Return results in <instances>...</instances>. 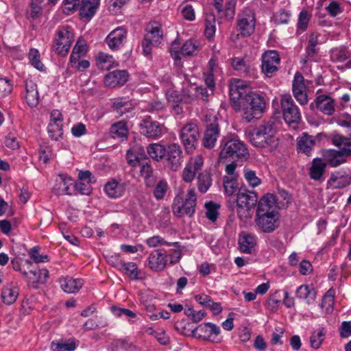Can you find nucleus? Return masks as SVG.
<instances>
[{
	"label": "nucleus",
	"instance_id": "11",
	"mask_svg": "<svg viewBox=\"0 0 351 351\" xmlns=\"http://www.w3.org/2000/svg\"><path fill=\"white\" fill-rule=\"evenodd\" d=\"M255 223L261 231L273 232L278 226V213H256Z\"/></svg>",
	"mask_w": 351,
	"mask_h": 351
},
{
	"label": "nucleus",
	"instance_id": "54",
	"mask_svg": "<svg viewBox=\"0 0 351 351\" xmlns=\"http://www.w3.org/2000/svg\"><path fill=\"white\" fill-rule=\"evenodd\" d=\"M197 98L195 95V88L192 86H189V88H183L181 94V103L191 104L195 101Z\"/></svg>",
	"mask_w": 351,
	"mask_h": 351
},
{
	"label": "nucleus",
	"instance_id": "37",
	"mask_svg": "<svg viewBox=\"0 0 351 351\" xmlns=\"http://www.w3.org/2000/svg\"><path fill=\"white\" fill-rule=\"evenodd\" d=\"M246 88V85L244 82L239 80H234L233 82L230 84L229 93L230 99L234 102L237 101L240 99H243V95L244 94V90Z\"/></svg>",
	"mask_w": 351,
	"mask_h": 351
},
{
	"label": "nucleus",
	"instance_id": "3",
	"mask_svg": "<svg viewBox=\"0 0 351 351\" xmlns=\"http://www.w3.org/2000/svg\"><path fill=\"white\" fill-rule=\"evenodd\" d=\"M219 160L224 158H242L249 155L245 144L236 135L224 136L220 144Z\"/></svg>",
	"mask_w": 351,
	"mask_h": 351
},
{
	"label": "nucleus",
	"instance_id": "45",
	"mask_svg": "<svg viewBox=\"0 0 351 351\" xmlns=\"http://www.w3.org/2000/svg\"><path fill=\"white\" fill-rule=\"evenodd\" d=\"M335 291L332 288L328 289L324 294L320 306L325 310L326 313H330L333 311L335 302Z\"/></svg>",
	"mask_w": 351,
	"mask_h": 351
},
{
	"label": "nucleus",
	"instance_id": "14",
	"mask_svg": "<svg viewBox=\"0 0 351 351\" xmlns=\"http://www.w3.org/2000/svg\"><path fill=\"white\" fill-rule=\"evenodd\" d=\"M127 29L123 27H118L111 31L105 38V42L112 51L121 49L126 42Z\"/></svg>",
	"mask_w": 351,
	"mask_h": 351
},
{
	"label": "nucleus",
	"instance_id": "28",
	"mask_svg": "<svg viewBox=\"0 0 351 351\" xmlns=\"http://www.w3.org/2000/svg\"><path fill=\"white\" fill-rule=\"evenodd\" d=\"M23 277L30 284L44 283L49 277V271L46 269H39L22 272Z\"/></svg>",
	"mask_w": 351,
	"mask_h": 351
},
{
	"label": "nucleus",
	"instance_id": "43",
	"mask_svg": "<svg viewBox=\"0 0 351 351\" xmlns=\"http://www.w3.org/2000/svg\"><path fill=\"white\" fill-rule=\"evenodd\" d=\"M19 295V289L16 287L8 286L2 289L1 298L3 302L8 304H12Z\"/></svg>",
	"mask_w": 351,
	"mask_h": 351
},
{
	"label": "nucleus",
	"instance_id": "4",
	"mask_svg": "<svg viewBox=\"0 0 351 351\" xmlns=\"http://www.w3.org/2000/svg\"><path fill=\"white\" fill-rule=\"evenodd\" d=\"M197 206V193L194 187H190L184 197L182 194L177 195L173 199L172 211L178 217L184 215L192 217Z\"/></svg>",
	"mask_w": 351,
	"mask_h": 351
},
{
	"label": "nucleus",
	"instance_id": "27",
	"mask_svg": "<svg viewBox=\"0 0 351 351\" xmlns=\"http://www.w3.org/2000/svg\"><path fill=\"white\" fill-rule=\"evenodd\" d=\"M239 245L242 252L251 254L256 245V237L253 234L243 232L239 237Z\"/></svg>",
	"mask_w": 351,
	"mask_h": 351
},
{
	"label": "nucleus",
	"instance_id": "62",
	"mask_svg": "<svg viewBox=\"0 0 351 351\" xmlns=\"http://www.w3.org/2000/svg\"><path fill=\"white\" fill-rule=\"evenodd\" d=\"M215 19L213 15L208 16L206 19L205 34L208 38H211L215 33Z\"/></svg>",
	"mask_w": 351,
	"mask_h": 351
},
{
	"label": "nucleus",
	"instance_id": "22",
	"mask_svg": "<svg viewBox=\"0 0 351 351\" xmlns=\"http://www.w3.org/2000/svg\"><path fill=\"white\" fill-rule=\"evenodd\" d=\"M351 184V176L343 171H335L331 173L327 181L328 187L332 189H343Z\"/></svg>",
	"mask_w": 351,
	"mask_h": 351
},
{
	"label": "nucleus",
	"instance_id": "58",
	"mask_svg": "<svg viewBox=\"0 0 351 351\" xmlns=\"http://www.w3.org/2000/svg\"><path fill=\"white\" fill-rule=\"evenodd\" d=\"M205 206L206 208V217L212 221H215L219 215L217 210L219 206L212 202H210L208 203H206Z\"/></svg>",
	"mask_w": 351,
	"mask_h": 351
},
{
	"label": "nucleus",
	"instance_id": "57",
	"mask_svg": "<svg viewBox=\"0 0 351 351\" xmlns=\"http://www.w3.org/2000/svg\"><path fill=\"white\" fill-rule=\"evenodd\" d=\"M198 51L197 46L192 41L185 42L180 49V53L184 56H193L197 54Z\"/></svg>",
	"mask_w": 351,
	"mask_h": 351
},
{
	"label": "nucleus",
	"instance_id": "40",
	"mask_svg": "<svg viewBox=\"0 0 351 351\" xmlns=\"http://www.w3.org/2000/svg\"><path fill=\"white\" fill-rule=\"evenodd\" d=\"M114 63L112 56L104 52H99L96 57V64L101 70H110Z\"/></svg>",
	"mask_w": 351,
	"mask_h": 351
},
{
	"label": "nucleus",
	"instance_id": "50",
	"mask_svg": "<svg viewBox=\"0 0 351 351\" xmlns=\"http://www.w3.org/2000/svg\"><path fill=\"white\" fill-rule=\"evenodd\" d=\"M190 0H185L180 5L182 16L188 21H192L195 19V13L193 6L189 3Z\"/></svg>",
	"mask_w": 351,
	"mask_h": 351
},
{
	"label": "nucleus",
	"instance_id": "53",
	"mask_svg": "<svg viewBox=\"0 0 351 351\" xmlns=\"http://www.w3.org/2000/svg\"><path fill=\"white\" fill-rule=\"evenodd\" d=\"M243 175L245 180L252 187L258 186L261 183V180L256 176L254 171L248 168H245Z\"/></svg>",
	"mask_w": 351,
	"mask_h": 351
},
{
	"label": "nucleus",
	"instance_id": "2",
	"mask_svg": "<svg viewBox=\"0 0 351 351\" xmlns=\"http://www.w3.org/2000/svg\"><path fill=\"white\" fill-rule=\"evenodd\" d=\"M242 117L247 123L254 119H258L265 112L266 101L263 96L250 92L245 94L241 102Z\"/></svg>",
	"mask_w": 351,
	"mask_h": 351
},
{
	"label": "nucleus",
	"instance_id": "64",
	"mask_svg": "<svg viewBox=\"0 0 351 351\" xmlns=\"http://www.w3.org/2000/svg\"><path fill=\"white\" fill-rule=\"evenodd\" d=\"M232 65L235 70L243 73H246L249 69V65L247 62L241 58H234L232 60Z\"/></svg>",
	"mask_w": 351,
	"mask_h": 351
},
{
	"label": "nucleus",
	"instance_id": "21",
	"mask_svg": "<svg viewBox=\"0 0 351 351\" xmlns=\"http://www.w3.org/2000/svg\"><path fill=\"white\" fill-rule=\"evenodd\" d=\"M129 74L125 70H115L108 73L104 78L106 86L114 88L124 85L128 80Z\"/></svg>",
	"mask_w": 351,
	"mask_h": 351
},
{
	"label": "nucleus",
	"instance_id": "33",
	"mask_svg": "<svg viewBox=\"0 0 351 351\" xmlns=\"http://www.w3.org/2000/svg\"><path fill=\"white\" fill-rule=\"evenodd\" d=\"M99 0H82L80 15L83 19H90L95 14Z\"/></svg>",
	"mask_w": 351,
	"mask_h": 351
},
{
	"label": "nucleus",
	"instance_id": "39",
	"mask_svg": "<svg viewBox=\"0 0 351 351\" xmlns=\"http://www.w3.org/2000/svg\"><path fill=\"white\" fill-rule=\"evenodd\" d=\"M217 71V64L216 60L214 58H211L208 62V70L206 73H204V81L207 87L210 88L211 91L213 90L215 87L214 75Z\"/></svg>",
	"mask_w": 351,
	"mask_h": 351
},
{
	"label": "nucleus",
	"instance_id": "56",
	"mask_svg": "<svg viewBox=\"0 0 351 351\" xmlns=\"http://www.w3.org/2000/svg\"><path fill=\"white\" fill-rule=\"evenodd\" d=\"M47 132L50 138L54 141H58L63 136V126L59 125H48Z\"/></svg>",
	"mask_w": 351,
	"mask_h": 351
},
{
	"label": "nucleus",
	"instance_id": "12",
	"mask_svg": "<svg viewBox=\"0 0 351 351\" xmlns=\"http://www.w3.org/2000/svg\"><path fill=\"white\" fill-rule=\"evenodd\" d=\"M255 15L254 13L250 10H244L239 15L237 25L240 34L243 36H251L255 29Z\"/></svg>",
	"mask_w": 351,
	"mask_h": 351
},
{
	"label": "nucleus",
	"instance_id": "29",
	"mask_svg": "<svg viewBox=\"0 0 351 351\" xmlns=\"http://www.w3.org/2000/svg\"><path fill=\"white\" fill-rule=\"evenodd\" d=\"M326 163L320 158H315L312 161L309 169V176L312 180L316 181L324 180V173L326 171Z\"/></svg>",
	"mask_w": 351,
	"mask_h": 351
},
{
	"label": "nucleus",
	"instance_id": "26",
	"mask_svg": "<svg viewBox=\"0 0 351 351\" xmlns=\"http://www.w3.org/2000/svg\"><path fill=\"white\" fill-rule=\"evenodd\" d=\"M61 289L67 293H75L82 289L84 280L81 278H73L70 276L60 278Z\"/></svg>",
	"mask_w": 351,
	"mask_h": 351
},
{
	"label": "nucleus",
	"instance_id": "61",
	"mask_svg": "<svg viewBox=\"0 0 351 351\" xmlns=\"http://www.w3.org/2000/svg\"><path fill=\"white\" fill-rule=\"evenodd\" d=\"M291 12L287 10H280L274 14V22L276 24H287L290 20Z\"/></svg>",
	"mask_w": 351,
	"mask_h": 351
},
{
	"label": "nucleus",
	"instance_id": "49",
	"mask_svg": "<svg viewBox=\"0 0 351 351\" xmlns=\"http://www.w3.org/2000/svg\"><path fill=\"white\" fill-rule=\"evenodd\" d=\"M51 348L54 351H73L76 348L75 341L73 339H71L67 341H53L51 343Z\"/></svg>",
	"mask_w": 351,
	"mask_h": 351
},
{
	"label": "nucleus",
	"instance_id": "23",
	"mask_svg": "<svg viewBox=\"0 0 351 351\" xmlns=\"http://www.w3.org/2000/svg\"><path fill=\"white\" fill-rule=\"evenodd\" d=\"M277 199L276 196L271 193L264 195L258 202L256 213H278Z\"/></svg>",
	"mask_w": 351,
	"mask_h": 351
},
{
	"label": "nucleus",
	"instance_id": "42",
	"mask_svg": "<svg viewBox=\"0 0 351 351\" xmlns=\"http://www.w3.org/2000/svg\"><path fill=\"white\" fill-rule=\"evenodd\" d=\"M312 14L308 10L303 9L300 11L297 23L296 32L298 34H301L307 29Z\"/></svg>",
	"mask_w": 351,
	"mask_h": 351
},
{
	"label": "nucleus",
	"instance_id": "13",
	"mask_svg": "<svg viewBox=\"0 0 351 351\" xmlns=\"http://www.w3.org/2000/svg\"><path fill=\"white\" fill-rule=\"evenodd\" d=\"M204 159L201 155L191 157L182 171V180L186 183H191L197 173L202 169Z\"/></svg>",
	"mask_w": 351,
	"mask_h": 351
},
{
	"label": "nucleus",
	"instance_id": "60",
	"mask_svg": "<svg viewBox=\"0 0 351 351\" xmlns=\"http://www.w3.org/2000/svg\"><path fill=\"white\" fill-rule=\"evenodd\" d=\"M29 254L30 258L36 263H45L49 261L48 256L47 255L39 254V247L36 246L32 247L29 250Z\"/></svg>",
	"mask_w": 351,
	"mask_h": 351
},
{
	"label": "nucleus",
	"instance_id": "35",
	"mask_svg": "<svg viewBox=\"0 0 351 351\" xmlns=\"http://www.w3.org/2000/svg\"><path fill=\"white\" fill-rule=\"evenodd\" d=\"M145 38L154 44H159L162 38V32L160 25L157 23H150L146 28Z\"/></svg>",
	"mask_w": 351,
	"mask_h": 351
},
{
	"label": "nucleus",
	"instance_id": "41",
	"mask_svg": "<svg viewBox=\"0 0 351 351\" xmlns=\"http://www.w3.org/2000/svg\"><path fill=\"white\" fill-rule=\"evenodd\" d=\"M166 147L160 143H152L147 147V152L152 158L159 161L165 156Z\"/></svg>",
	"mask_w": 351,
	"mask_h": 351
},
{
	"label": "nucleus",
	"instance_id": "17",
	"mask_svg": "<svg viewBox=\"0 0 351 351\" xmlns=\"http://www.w3.org/2000/svg\"><path fill=\"white\" fill-rule=\"evenodd\" d=\"M293 94L296 100L302 106L308 103L306 86L303 75L300 72H296L292 82Z\"/></svg>",
	"mask_w": 351,
	"mask_h": 351
},
{
	"label": "nucleus",
	"instance_id": "20",
	"mask_svg": "<svg viewBox=\"0 0 351 351\" xmlns=\"http://www.w3.org/2000/svg\"><path fill=\"white\" fill-rule=\"evenodd\" d=\"M334 99L326 95L317 96L313 103L310 104V108L313 110L317 108L326 115H332L335 112Z\"/></svg>",
	"mask_w": 351,
	"mask_h": 351
},
{
	"label": "nucleus",
	"instance_id": "1",
	"mask_svg": "<svg viewBox=\"0 0 351 351\" xmlns=\"http://www.w3.org/2000/svg\"><path fill=\"white\" fill-rule=\"evenodd\" d=\"M247 138L253 146L273 151L278 144L275 122L272 120L262 121L250 130Z\"/></svg>",
	"mask_w": 351,
	"mask_h": 351
},
{
	"label": "nucleus",
	"instance_id": "47",
	"mask_svg": "<svg viewBox=\"0 0 351 351\" xmlns=\"http://www.w3.org/2000/svg\"><path fill=\"white\" fill-rule=\"evenodd\" d=\"M119 270L123 271L131 280H139L141 278L139 276L137 266L134 263H125L124 261L123 266L121 267Z\"/></svg>",
	"mask_w": 351,
	"mask_h": 351
},
{
	"label": "nucleus",
	"instance_id": "36",
	"mask_svg": "<svg viewBox=\"0 0 351 351\" xmlns=\"http://www.w3.org/2000/svg\"><path fill=\"white\" fill-rule=\"evenodd\" d=\"M88 51V47L84 40L78 39L70 56V64L74 65L84 57Z\"/></svg>",
	"mask_w": 351,
	"mask_h": 351
},
{
	"label": "nucleus",
	"instance_id": "7",
	"mask_svg": "<svg viewBox=\"0 0 351 351\" xmlns=\"http://www.w3.org/2000/svg\"><path fill=\"white\" fill-rule=\"evenodd\" d=\"M180 138L186 153H191L196 147L199 138V132L197 125L187 123L180 131Z\"/></svg>",
	"mask_w": 351,
	"mask_h": 351
},
{
	"label": "nucleus",
	"instance_id": "24",
	"mask_svg": "<svg viewBox=\"0 0 351 351\" xmlns=\"http://www.w3.org/2000/svg\"><path fill=\"white\" fill-rule=\"evenodd\" d=\"M126 190V184L123 182L112 179L104 186V191L110 198L117 199L122 197Z\"/></svg>",
	"mask_w": 351,
	"mask_h": 351
},
{
	"label": "nucleus",
	"instance_id": "34",
	"mask_svg": "<svg viewBox=\"0 0 351 351\" xmlns=\"http://www.w3.org/2000/svg\"><path fill=\"white\" fill-rule=\"evenodd\" d=\"M145 150L141 145H134L128 150L126 158L128 163L132 167H136L141 159L144 158Z\"/></svg>",
	"mask_w": 351,
	"mask_h": 351
},
{
	"label": "nucleus",
	"instance_id": "31",
	"mask_svg": "<svg viewBox=\"0 0 351 351\" xmlns=\"http://www.w3.org/2000/svg\"><path fill=\"white\" fill-rule=\"evenodd\" d=\"M317 295L315 289L306 285H302L297 288L295 291V296L300 300H305L306 303L308 305L313 304Z\"/></svg>",
	"mask_w": 351,
	"mask_h": 351
},
{
	"label": "nucleus",
	"instance_id": "16",
	"mask_svg": "<svg viewBox=\"0 0 351 351\" xmlns=\"http://www.w3.org/2000/svg\"><path fill=\"white\" fill-rule=\"evenodd\" d=\"M220 135V129L219 123L216 117H213V120L207 123L202 139L203 145L208 149L215 147L216 142Z\"/></svg>",
	"mask_w": 351,
	"mask_h": 351
},
{
	"label": "nucleus",
	"instance_id": "55",
	"mask_svg": "<svg viewBox=\"0 0 351 351\" xmlns=\"http://www.w3.org/2000/svg\"><path fill=\"white\" fill-rule=\"evenodd\" d=\"M29 60L32 66L39 71H43L44 65L40 60V53L36 49H31L29 52Z\"/></svg>",
	"mask_w": 351,
	"mask_h": 351
},
{
	"label": "nucleus",
	"instance_id": "15",
	"mask_svg": "<svg viewBox=\"0 0 351 351\" xmlns=\"http://www.w3.org/2000/svg\"><path fill=\"white\" fill-rule=\"evenodd\" d=\"M141 132L147 137L158 138L165 132V128L160 123L153 121L148 117L140 123Z\"/></svg>",
	"mask_w": 351,
	"mask_h": 351
},
{
	"label": "nucleus",
	"instance_id": "63",
	"mask_svg": "<svg viewBox=\"0 0 351 351\" xmlns=\"http://www.w3.org/2000/svg\"><path fill=\"white\" fill-rule=\"evenodd\" d=\"M131 104L128 101L123 99H118L113 104L114 110H117V113L123 114L128 112L130 108Z\"/></svg>",
	"mask_w": 351,
	"mask_h": 351
},
{
	"label": "nucleus",
	"instance_id": "38",
	"mask_svg": "<svg viewBox=\"0 0 351 351\" xmlns=\"http://www.w3.org/2000/svg\"><path fill=\"white\" fill-rule=\"evenodd\" d=\"M211 176V173L206 170L198 173L197 177V186L200 193H206L211 186L213 183Z\"/></svg>",
	"mask_w": 351,
	"mask_h": 351
},
{
	"label": "nucleus",
	"instance_id": "10",
	"mask_svg": "<svg viewBox=\"0 0 351 351\" xmlns=\"http://www.w3.org/2000/svg\"><path fill=\"white\" fill-rule=\"evenodd\" d=\"M280 62V56L276 51H267L262 56V71L267 77H271L278 71Z\"/></svg>",
	"mask_w": 351,
	"mask_h": 351
},
{
	"label": "nucleus",
	"instance_id": "32",
	"mask_svg": "<svg viewBox=\"0 0 351 351\" xmlns=\"http://www.w3.org/2000/svg\"><path fill=\"white\" fill-rule=\"evenodd\" d=\"M315 145V140L313 136L304 133L298 138V150L309 156Z\"/></svg>",
	"mask_w": 351,
	"mask_h": 351
},
{
	"label": "nucleus",
	"instance_id": "59",
	"mask_svg": "<svg viewBox=\"0 0 351 351\" xmlns=\"http://www.w3.org/2000/svg\"><path fill=\"white\" fill-rule=\"evenodd\" d=\"M168 189V184L165 180H160L154 189V195L157 199L164 198Z\"/></svg>",
	"mask_w": 351,
	"mask_h": 351
},
{
	"label": "nucleus",
	"instance_id": "52",
	"mask_svg": "<svg viewBox=\"0 0 351 351\" xmlns=\"http://www.w3.org/2000/svg\"><path fill=\"white\" fill-rule=\"evenodd\" d=\"M223 188L226 193L228 195H233L237 190V182L235 177H228L223 178Z\"/></svg>",
	"mask_w": 351,
	"mask_h": 351
},
{
	"label": "nucleus",
	"instance_id": "30",
	"mask_svg": "<svg viewBox=\"0 0 351 351\" xmlns=\"http://www.w3.org/2000/svg\"><path fill=\"white\" fill-rule=\"evenodd\" d=\"M25 100L30 108H34L38 104L39 94L37 85L32 80L25 82Z\"/></svg>",
	"mask_w": 351,
	"mask_h": 351
},
{
	"label": "nucleus",
	"instance_id": "48",
	"mask_svg": "<svg viewBox=\"0 0 351 351\" xmlns=\"http://www.w3.org/2000/svg\"><path fill=\"white\" fill-rule=\"evenodd\" d=\"M140 173L145 179V184L147 186H151L154 184L153 168L149 163L146 162L141 165Z\"/></svg>",
	"mask_w": 351,
	"mask_h": 351
},
{
	"label": "nucleus",
	"instance_id": "9",
	"mask_svg": "<svg viewBox=\"0 0 351 351\" xmlns=\"http://www.w3.org/2000/svg\"><path fill=\"white\" fill-rule=\"evenodd\" d=\"M323 160L331 167H337L347 162L348 158L351 156V148H341L326 149L323 152Z\"/></svg>",
	"mask_w": 351,
	"mask_h": 351
},
{
	"label": "nucleus",
	"instance_id": "5",
	"mask_svg": "<svg viewBox=\"0 0 351 351\" xmlns=\"http://www.w3.org/2000/svg\"><path fill=\"white\" fill-rule=\"evenodd\" d=\"M257 200L258 197L255 192L246 189H239L237 198L239 217L241 219L250 217L252 210L255 207Z\"/></svg>",
	"mask_w": 351,
	"mask_h": 351
},
{
	"label": "nucleus",
	"instance_id": "51",
	"mask_svg": "<svg viewBox=\"0 0 351 351\" xmlns=\"http://www.w3.org/2000/svg\"><path fill=\"white\" fill-rule=\"evenodd\" d=\"M146 244L149 247H156L160 245H167V246H177L178 245V242H173L169 243L164 240L163 238L157 235L148 238L145 241Z\"/></svg>",
	"mask_w": 351,
	"mask_h": 351
},
{
	"label": "nucleus",
	"instance_id": "18",
	"mask_svg": "<svg viewBox=\"0 0 351 351\" xmlns=\"http://www.w3.org/2000/svg\"><path fill=\"white\" fill-rule=\"evenodd\" d=\"M166 156L168 165L171 170L176 171L182 162V150L178 143H170L166 147Z\"/></svg>",
	"mask_w": 351,
	"mask_h": 351
},
{
	"label": "nucleus",
	"instance_id": "44",
	"mask_svg": "<svg viewBox=\"0 0 351 351\" xmlns=\"http://www.w3.org/2000/svg\"><path fill=\"white\" fill-rule=\"evenodd\" d=\"M128 134V130L124 121L117 122L111 126L110 134L113 138L123 140L127 138Z\"/></svg>",
	"mask_w": 351,
	"mask_h": 351
},
{
	"label": "nucleus",
	"instance_id": "19",
	"mask_svg": "<svg viewBox=\"0 0 351 351\" xmlns=\"http://www.w3.org/2000/svg\"><path fill=\"white\" fill-rule=\"evenodd\" d=\"M237 0H213V6L219 16H224L228 20L233 19L235 14Z\"/></svg>",
	"mask_w": 351,
	"mask_h": 351
},
{
	"label": "nucleus",
	"instance_id": "6",
	"mask_svg": "<svg viewBox=\"0 0 351 351\" xmlns=\"http://www.w3.org/2000/svg\"><path fill=\"white\" fill-rule=\"evenodd\" d=\"M74 36L69 26L58 29L53 40V49L59 55L66 56L73 42Z\"/></svg>",
	"mask_w": 351,
	"mask_h": 351
},
{
	"label": "nucleus",
	"instance_id": "8",
	"mask_svg": "<svg viewBox=\"0 0 351 351\" xmlns=\"http://www.w3.org/2000/svg\"><path fill=\"white\" fill-rule=\"evenodd\" d=\"M283 118L288 124L298 123L301 119V113L291 96L284 95L280 99Z\"/></svg>",
	"mask_w": 351,
	"mask_h": 351
},
{
	"label": "nucleus",
	"instance_id": "25",
	"mask_svg": "<svg viewBox=\"0 0 351 351\" xmlns=\"http://www.w3.org/2000/svg\"><path fill=\"white\" fill-rule=\"evenodd\" d=\"M167 263V257L165 253L158 250L153 251L148 258V266L154 271H162Z\"/></svg>",
	"mask_w": 351,
	"mask_h": 351
},
{
	"label": "nucleus",
	"instance_id": "46",
	"mask_svg": "<svg viewBox=\"0 0 351 351\" xmlns=\"http://www.w3.org/2000/svg\"><path fill=\"white\" fill-rule=\"evenodd\" d=\"M326 336V330L324 328H319L314 330L310 337L311 346L314 349L320 348Z\"/></svg>",
	"mask_w": 351,
	"mask_h": 351
}]
</instances>
